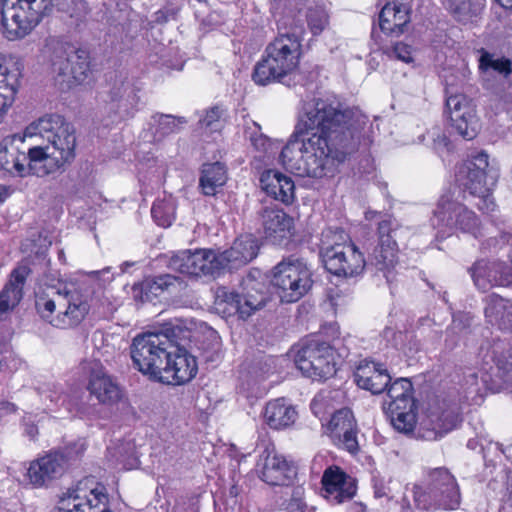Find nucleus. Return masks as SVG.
<instances>
[{
    "instance_id": "obj_19",
    "label": "nucleus",
    "mask_w": 512,
    "mask_h": 512,
    "mask_svg": "<svg viewBox=\"0 0 512 512\" xmlns=\"http://www.w3.org/2000/svg\"><path fill=\"white\" fill-rule=\"evenodd\" d=\"M446 106L452 128L464 139H473L479 128L473 102L464 94H455L447 97Z\"/></svg>"
},
{
    "instance_id": "obj_1",
    "label": "nucleus",
    "mask_w": 512,
    "mask_h": 512,
    "mask_svg": "<svg viewBox=\"0 0 512 512\" xmlns=\"http://www.w3.org/2000/svg\"><path fill=\"white\" fill-rule=\"evenodd\" d=\"M372 123L360 110L330 98L305 101L295 132L281 149L282 166L301 177L322 178L361 143L368 144Z\"/></svg>"
},
{
    "instance_id": "obj_18",
    "label": "nucleus",
    "mask_w": 512,
    "mask_h": 512,
    "mask_svg": "<svg viewBox=\"0 0 512 512\" xmlns=\"http://www.w3.org/2000/svg\"><path fill=\"white\" fill-rule=\"evenodd\" d=\"M214 258L212 249L183 250L171 257L170 267L189 276L216 277L218 274Z\"/></svg>"
},
{
    "instance_id": "obj_44",
    "label": "nucleus",
    "mask_w": 512,
    "mask_h": 512,
    "mask_svg": "<svg viewBox=\"0 0 512 512\" xmlns=\"http://www.w3.org/2000/svg\"><path fill=\"white\" fill-rule=\"evenodd\" d=\"M74 61L70 69V76L67 85L80 84L86 80L90 73V62L86 51L76 50L72 53Z\"/></svg>"
},
{
    "instance_id": "obj_50",
    "label": "nucleus",
    "mask_w": 512,
    "mask_h": 512,
    "mask_svg": "<svg viewBox=\"0 0 512 512\" xmlns=\"http://www.w3.org/2000/svg\"><path fill=\"white\" fill-rule=\"evenodd\" d=\"M390 55L405 63H410L413 61L411 47L402 42H397L394 44Z\"/></svg>"
},
{
    "instance_id": "obj_14",
    "label": "nucleus",
    "mask_w": 512,
    "mask_h": 512,
    "mask_svg": "<svg viewBox=\"0 0 512 512\" xmlns=\"http://www.w3.org/2000/svg\"><path fill=\"white\" fill-rule=\"evenodd\" d=\"M223 298L242 319L263 308L267 301V293L261 272L250 271L242 279L239 291L225 292Z\"/></svg>"
},
{
    "instance_id": "obj_25",
    "label": "nucleus",
    "mask_w": 512,
    "mask_h": 512,
    "mask_svg": "<svg viewBox=\"0 0 512 512\" xmlns=\"http://www.w3.org/2000/svg\"><path fill=\"white\" fill-rule=\"evenodd\" d=\"M326 431L339 447L350 453L359 450L357 424L350 409L336 411L326 425Z\"/></svg>"
},
{
    "instance_id": "obj_9",
    "label": "nucleus",
    "mask_w": 512,
    "mask_h": 512,
    "mask_svg": "<svg viewBox=\"0 0 512 512\" xmlns=\"http://www.w3.org/2000/svg\"><path fill=\"white\" fill-rule=\"evenodd\" d=\"M52 0H2V33L9 41L25 38L51 11Z\"/></svg>"
},
{
    "instance_id": "obj_51",
    "label": "nucleus",
    "mask_w": 512,
    "mask_h": 512,
    "mask_svg": "<svg viewBox=\"0 0 512 512\" xmlns=\"http://www.w3.org/2000/svg\"><path fill=\"white\" fill-rule=\"evenodd\" d=\"M488 66L502 74L504 77L508 76L512 72V62L509 59H490L488 61Z\"/></svg>"
},
{
    "instance_id": "obj_16",
    "label": "nucleus",
    "mask_w": 512,
    "mask_h": 512,
    "mask_svg": "<svg viewBox=\"0 0 512 512\" xmlns=\"http://www.w3.org/2000/svg\"><path fill=\"white\" fill-rule=\"evenodd\" d=\"M398 223L390 216H385L378 222V245L369 255V265L381 272L387 283L394 279V269L398 263V245L395 233Z\"/></svg>"
},
{
    "instance_id": "obj_46",
    "label": "nucleus",
    "mask_w": 512,
    "mask_h": 512,
    "mask_svg": "<svg viewBox=\"0 0 512 512\" xmlns=\"http://www.w3.org/2000/svg\"><path fill=\"white\" fill-rule=\"evenodd\" d=\"M307 24L315 36L321 34L329 24V15L324 7H309L307 11Z\"/></svg>"
},
{
    "instance_id": "obj_17",
    "label": "nucleus",
    "mask_w": 512,
    "mask_h": 512,
    "mask_svg": "<svg viewBox=\"0 0 512 512\" xmlns=\"http://www.w3.org/2000/svg\"><path fill=\"white\" fill-rule=\"evenodd\" d=\"M256 471L264 482L272 486L289 485L297 474L293 463L271 445H267L259 455Z\"/></svg>"
},
{
    "instance_id": "obj_45",
    "label": "nucleus",
    "mask_w": 512,
    "mask_h": 512,
    "mask_svg": "<svg viewBox=\"0 0 512 512\" xmlns=\"http://www.w3.org/2000/svg\"><path fill=\"white\" fill-rule=\"evenodd\" d=\"M108 455L122 465L125 470H131L138 466V458L134 454L133 445L123 442L115 447H108Z\"/></svg>"
},
{
    "instance_id": "obj_12",
    "label": "nucleus",
    "mask_w": 512,
    "mask_h": 512,
    "mask_svg": "<svg viewBox=\"0 0 512 512\" xmlns=\"http://www.w3.org/2000/svg\"><path fill=\"white\" fill-rule=\"evenodd\" d=\"M271 284L282 302H296L312 287V272L303 259L288 257L272 269Z\"/></svg>"
},
{
    "instance_id": "obj_29",
    "label": "nucleus",
    "mask_w": 512,
    "mask_h": 512,
    "mask_svg": "<svg viewBox=\"0 0 512 512\" xmlns=\"http://www.w3.org/2000/svg\"><path fill=\"white\" fill-rule=\"evenodd\" d=\"M356 384L373 394H379L386 390L391 381L387 370L381 364L371 361H363L357 367L355 374Z\"/></svg>"
},
{
    "instance_id": "obj_43",
    "label": "nucleus",
    "mask_w": 512,
    "mask_h": 512,
    "mask_svg": "<svg viewBox=\"0 0 512 512\" xmlns=\"http://www.w3.org/2000/svg\"><path fill=\"white\" fill-rule=\"evenodd\" d=\"M239 243H236V240L233 242L232 246L224 251H215L214 250V261L217 265V274L219 275L222 271L226 269H236L243 265H246L244 261L241 259V255L239 253Z\"/></svg>"
},
{
    "instance_id": "obj_49",
    "label": "nucleus",
    "mask_w": 512,
    "mask_h": 512,
    "mask_svg": "<svg viewBox=\"0 0 512 512\" xmlns=\"http://www.w3.org/2000/svg\"><path fill=\"white\" fill-rule=\"evenodd\" d=\"M428 137L432 140L431 147L437 153H443L449 150L450 141L446 135L442 132L441 128L433 127L427 133Z\"/></svg>"
},
{
    "instance_id": "obj_27",
    "label": "nucleus",
    "mask_w": 512,
    "mask_h": 512,
    "mask_svg": "<svg viewBox=\"0 0 512 512\" xmlns=\"http://www.w3.org/2000/svg\"><path fill=\"white\" fill-rule=\"evenodd\" d=\"M87 389L102 404L112 405L121 398L118 384L99 364H95L90 370Z\"/></svg>"
},
{
    "instance_id": "obj_37",
    "label": "nucleus",
    "mask_w": 512,
    "mask_h": 512,
    "mask_svg": "<svg viewBox=\"0 0 512 512\" xmlns=\"http://www.w3.org/2000/svg\"><path fill=\"white\" fill-rule=\"evenodd\" d=\"M226 181L227 170L223 163H206L202 166L199 187L205 196H214Z\"/></svg>"
},
{
    "instance_id": "obj_60",
    "label": "nucleus",
    "mask_w": 512,
    "mask_h": 512,
    "mask_svg": "<svg viewBox=\"0 0 512 512\" xmlns=\"http://www.w3.org/2000/svg\"><path fill=\"white\" fill-rule=\"evenodd\" d=\"M506 9H512V0H497Z\"/></svg>"
},
{
    "instance_id": "obj_4",
    "label": "nucleus",
    "mask_w": 512,
    "mask_h": 512,
    "mask_svg": "<svg viewBox=\"0 0 512 512\" xmlns=\"http://www.w3.org/2000/svg\"><path fill=\"white\" fill-rule=\"evenodd\" d=\"M35 308L43 320L60 329L77 326L89 311L83 295L66 285L39 287Z\"/></svg>"
},
{
    "instance_id": "obj_8",
    "label": "nucleus",
    "mask_w": 512,
    "mask_h": 512,
    "mask_svg": "<svg viewBox=\"0 0 512 512\" xmlns=\"http://www.w3.org/2000/svg\"><path fill=\"white\" fill-rule=\"evenodd\" d=\"M180 328L146 332L137 335L131 344L130 353L134 366L144 375L158 380L162 377L166 357L173 348V340Z\"/></svg>"
},
{
    "instance_id": "obj_31",
    "label": "nucleus",
    "mask_w": 512,
    "mask_h": 512,
    "mask_svg": "<svg viewBox=\"0 0 512 512\" xmlns=\"http://www.w3.org/2000/svg\"><path fill=\"white\" fill-rule=\"evenodd\" d=\"M180 284L179 279L170 274L146 278L141 283L133 285L132 297L142 303L150 302L163 293L170 292Z\"/></svg>"
},
{
    "instance_id": "obj_59",
    "label": "nucleus",
    "mask_w": 512,
    "mask_h": 512,
    "mask_svg": "<svg viewBox=\"0 0 512 512\" xmlns=\"http://www.w3.org/2000/svg\"><path fill=\"white\" fill-rule=\"evenodd\" d=\"M134 264H135L134 262H130V261L123 262L120 266L121 273H125L128 270V268L132 267Z\"/></svg>"
},
{
    "instance_id": "obj_55",
    "label": "nucleus",
    "mask_w": 512,
    "mask_h": 512,
    "mask_svg": "<svg viewBox=\"0 0 512 512\" xmlns=\"http://www.w3.org/2000/svg\"><path fill=\"white\" fill-rule=\"evenodd\" d=\"M500 99L504 109H512V85L509 86V91L506 94L500 96Z\"/></svg>"
},
{
    "instance_id": "obj_58",
    "label": "nucleus",
    "mask_w": 512,
    "mask_h": 512,
    "mask_svg": "<svg viewBox=\"0 0 512 512\" xmlns=\"http://www.w3.org/2000/svg\"><path fill=\"white\" fill-rule=\"evenodd\" d=\"M283 512H304V510L299 503L292 502Z\"/></svg>"
},
{
    "instance_id": "obj_32",
    "label": "nucleus",
    "mask_w": 512,
    "mask_h": 512,
    "mask_svg": "<svg viewBox=\"0 0 512 512\" xmlns=\"http://www.w3.org/2000/svg\"><path fill=\"white\" fill-rule=\"evenodd\" d=\"M486 321L502 331L512 332V301L496 293L484 299Z\"/></svg>"
},
{
    "instance_id": "obj_2",
    "label": "nucleus",
    "mask_w": 512,
    "mask_h": 512,
    "mask_svg": "<svg viewBox=\"0 0 512 512\" xmlns=\"http://www.w3.org/2000/svg\"><path fill=\"white\" fill-rule=\"evenodd\" d=\"M73 125L59 114H46L29 124L23 136L13 134L0 142V168L19 176L53 174L75 158Z\"/></svg>"
},
{
    "instance_id": "obj_42",
    "label": "nucleus",
    "mask_w": 512,
    "mask_h": 512,
    "mask_svg": "<svg viewBox=\"0 0 512 512\" xmlns=\"http://www.w3.org/2000/svg\"><path fill=\"white\" fill-rule=\"evenodd\" d=\"M239 243H236V240L233 242L232 246L224 251H215L214 250V261L217 265V274L219 275L222 271L226 269H236L243 265H246L244 261L241 259V255L239 253Z\"/></svg>"
},
{
    "instance_id": "obj_53",
    "label": "nucleus",
    "mask_w": 512,
    "mask_h": 512,
    "mask_svg": "<svg viewBox=\"0 0 512 512\" xmlns=\"http://www.w3.org/2000/svg\"><path fill=\"white\" fill-rule=\"evenodd\" d=\"M24 434L31 440H34L38 435V428L35 424L24 420Z\"/></svg>"
},
{
    "instance_id": "obj_3",
    "label": "nucleus",
    "mask_w": 512,
    "mask_h": 512,
    "mask_svg": "<svg viewBox=\"0 0 512 512\" xmlns=\"http://www.w3.org/2000/svg\"><path fill=\"white\" fill-rule=\"evenodd\" d=\"M384 408L393 427L404 434L414 433L416 439L437 441L456 428L459 417L449 408L430 406L416 426L413 386L407 378H399L386 388Z\"/></svg>"
},
{
    "instance_id": "obj_52",
    "label": "nucleus",
    "mask_w": 512,
    "mask_h": 512,
    "mask_svg": "<svg viewBox=\"0 0 512 512\" xmlns=\"http://www.w3.org/2000/svg\"><path fill=\"white\" fill-rule=\"evenodd\" d=\"M18 410L16 404L9 401H0V423Z\"/></svg>"
},
{
    "instance_id": "obj_22",
    "label": "nucleus",
    "mask_w": 512,
    "mask_h": 512,
    "mask_svg": "<svg viewBox=\"0 0 512 512\" xmlns=\"http://www.w3.org/2000/svg\"><path fill=\"white\" fill-rule=\"evenodd\" d=\"M469 273L474 285L482 291L496 286H512V268L505 262L481 259L469 268Z\"/></svg>"
},
{
    "instance_id": "obj_62",
    "label": "nucleus",
    "mask_w": 512,
    "mask_h": 512,
    "mask_svg": "<svg viewBox=\"0 0 512 512\" xmlns=\"http://www.w3.org/2000/svg\"><path fill=\"white\" fill-rule=\"evenodd\" d=\"M47 397H49V398H50L51 402H56V403H57V402L59 401V399H60V396L54 397V396H52V395H48Z\"/></svg>"
},
{
    "instance_id": "obj_48",
    "label": "nucleus",
    "mask_w": 512,
    "mask_h": 512,
    "mask_svg": "<svg viewBox=\"0 0 512 512\" xmlns=\"http://www.w3.org/2000/svg\"><path fill=\"white\" fill-rule=\"evenodd\" d=\"M235 240L236 243L240 244L238 250L241 255L240 257L245 264H247L257 256L259 245L257 239L253 235H242Z\"/></svg>"
},
{
    "instance_id": "obj_11",
    "label": "nucleus",
    "mask_w": 512,
    "mask_h": 512,
    "mask_svg": "<svg viewBox=\"0 0 512 512\" xmlns=\"http://www.w3.org/2000/svg\"><path fill=\"white\" fill-rule=\"evenodd\" d=\"M489 156L481 151L467 159L457 172V181L472 196L479 199L476 203L483 213H490L495 209V202L491 190L495 184V178L487 172Z\"/></svg>"
},
{
    "instance_id": "obj_15",
    "label": "nucleus",
    "mask_w": 512,
    "mask_h": 512,
    "mask_svg": "<svg viewBox=\"0 0 512 512\" xmlns=\"http://www.w3.org/2000/svg\"><path fill=\"white\" fill-rule=\"evenodd\" d=\"M84 445L76 442L62 450H54L39 457L30 463L27 476L35 487L48 485L54 479L60 477L66 464L79 457L84 451Z\"/></svg>"
},
{
    "instance_id": "obj_34",
    "label": "nucleus",
    "mask_w": 512,
    "mask_h": 512,
    "mask_svg": "<svg viewBox=\"0 0 512 512\" xmlns=\"http://www.w3.org/2000/svg\"><path fill=\"white\" fill-rule=\"evenodd\" d=\"M298 413L295 407L285 398H277L266 404L264 419L272 429L280 430L293 425Z\"/></svg>"
},
{
    "instance_id": "obj_36",
    "label": "nucleus",
    "mask_w": 512,
    "mask_h": 512,
    "mask_svg": "<svg viewBox=\"0 0 512 512\" xmlns=\"http://www.w3.org/2000/svg\"><path fill=\"white\" fill-rule=\"evenodd\" d=\"M409 21V10L402 3H387L379 13V26L388 35H401Z\"/></svg>"
},
{
    "instance_id": "obj_38",
    "label": "nucleus",
    "mask_w": 512,
    "mask_h": 512,
    "mask_svg": "<svg viewBox=\"0 0 512 512\" xmlns=\"http://www.w3.org/2000/svg\"><path fill=\"white\" fill-rule=\"evenodd\" d=\"M441 2L458 22L464 24L477 18L485 6V0H441Z\"/></svg>"
},
{
    "instance_id": "obj_35",
    "label": "nucleus",
    "mask_w": 512,
    "mask_h": 512,
    "mask_svg": "<svg viewBox=\"0 0 512 512\" xmlns=\"http://www.w3.org/2000/svg\"><path fill=\"white\" fill-rule=\"evenodd\" d=\"M486 364L495 363L497 375L507 386H512V346L504 341H495L487 346V352L483 356Z\"/></svg>"
},
{
    "instance_id": "obj_20",
    "label": "nucleus",
    "mask_w": 512,
    "mask_h": 512,
    "mask_svg": "<svg viewBox=\"0 0 512 512\" xmlns=\"http://www.w3.org/2000/svg\"><path fill=\"white\" fill-rule=\"evenodd\" d=\"M139 90L124 74L116 75L110 84L109 104L115 111L118 121L132 118L138 111L140 97Z\"/></svg>"
},
{
    "instance_id": "obj_61",
    "label": "nucleus",
    "mask_w": 512,
    "mask_h": 512,
    "mask_svg": "<svg viewBox=\"0 0 512 512\" xmlns=\"http://www.w3.org/2000/svg\"><path fill=\"white\" fill-rule=\"evenodd\" d=\"M7 197V189L0 185V202Z\"/></svg>"
},
{
    "instance_id": "obj_47",
    "label": "nucleus",
    "mask_w": 512,
    "mask_h": 512,
    "mask_svg": "<svg viewBox=\"0 0 512 512\" xmlns=\"http://www.w3.org/2000/svg\"><path fill=\"white\" fill-rule=\"evenodd\" d=\"M223 115L224 109L220 106H214L206 110L205 115L199 120L200 128L211 133L219 131L223 126Z\"/></svg>"
},
{
    "instance_id": "obj_40",
    "label": "nucleus",
    "mask_w": 512,
    "mask_h": 512,
    "mask_svg": "<svg viewBox=\"0 0 512 512\" xmlns=\"http://www.w3.org/2000/svg\"><path fill=\"white\" fill-rule=\"evenodd\" d=\"M186 123L187 120L185 117H177L170 114L160 113L152 116L154 135L158 139L180 132Z\"/></svg>"
},
{
    "instance_id": "obj_5",
    "label": "nucleus",
    "mask_w": 512,
    "mask_h": 512,
    "mask_svg": "<svg viewBox=\"0 0 512 512\" xmlns=\"http://www.w3.org/2000/svg\"><path fill=\"white\" fill-rule=\"evenodd\" d=\"M302 38L296 32L279 33L265 48L262 59L254 67L252 79L265 86L280 82L295 71L302 54Z\"/></svg>"
},
{
    "instance_id": "obj_57",
    "label": "nucleus",
    "mask_w": 512,
    "mask_h": 512,
    "mask_svg": "<svg viewBox=\"0 0 512 512\" xmlns=\"http://www.w3.org/2000/svg\"><path fill=\"white\" fill-rule=\"evenodd\" d=\"M466 385H469V388L472 386H478V374L475 372H471L466 377Z\"/></svg>"
},
{
    "instance_id": "obj_13",
    "label": "nucleus",
    "mask_w": 512,
    "mask_h": 512,
    "mask_svg": "<svg viewBox=\"0 0 512 512\" xmlns=\"http://www.w3.org/2000/svg\"><path fill=\"white\" fill-rule=\"evenodd\" d=\"M294 362L306 377L313 380H325L336 372L334 349L326 342L311 339L299 344Z\"/></svg>"
},
{
    "instance_id": "obj_41",
    "label": "nucleus",
    "mask_w": 512,
    "mask_h": 512,
    "mask_svg": "<svg viewBox=\"0 0 512 512\" xmlns=\"http://www.w3.org/2000/svg\"><path fill=\"white\" fill-rule=\"evenodd\" d=\"M175 199L169 195L163 199H157L151 208V214L157 225L169 227L175 219Z\"/></svg>"
},
{
    "instance_id": "obj_26",
    "label": "nucleus",
    "mask_w": 512,
    "mask_h": 512,
    "mask_svg": "<svg viewBox=\"0 0 512 512\" xmlns=\"http://www.w3.org/2000/svg\"><path fill=\"white\" fill-rule=\"evenodd\" d=\"M74 52L76 49L55 37H50L45 42L43 56L49 62L52 73L61 83L68 84Z\"/></svg>"
},
{
    "instance_id": "obj_33",
    "label": "nucleus",
    "mask_w": 512,
    "mask_h": 512,
    "mask_svg": "<svg viewBox=\"0 0 512 512\" xmlns=\"http://www.w3.org/2000/svg\"><path fill=\"white\" fill-rule=\"evenodd\" d=\"M260 184L268 195L285 204L291 203L294 199V182L279 171H264L260 177Z\"/></svg>"
},
{
    "instance_id": "obj_23",
    "label": "nucleus",
    "mask_w": 512,
    "mask_h": 512,
    "mask_svg": "<svg viewBox=\"0 0 512 512\" xmlns=\"http://www.w3.org/2000/svg\"><path fill=\"white\" fill-rule=\"evenodd\" d=\"M77 487L68 490L60 498L58 509L60 512H111L107 508L108 496L103 486L91 489L87 494Z\"/></svg>"
},
{
    "instance_id": "obj_24",
    "label": "nucleus",
    "mask_w": 512,
    "mask_h": 512,
    "mask_svg": "<svg viewBox=\"0 0 512 512\" xmlns=\"http://www.w3.org/2000/svg\"><path fill=\"white\" fill-rule=\"evenodd\" d=\"M321 483L323 497L333 504L349 501L356 494L355 478L338 466L328 467L322 475Z\"/></svg>"
},
{
    "instance_id": "obj_56",
    "label": "nucleus",
    "mask_w": 512,
    "mask_h": 512,
    "mask_svg": "<svg viewBox=\"0 0 512 512\" xmlns=\"http://www.w3.org/2000/svg\"><path fill=\"white\" fill-rule=\"evenodd\" d=\"M374 495L376 498H382L387 496V488L383 484V482L376 481L374 483Z\"/></svg>"
},
{
    "instance_id": "obj_63",
    "label": "nucleus",
    "mask_w": 512,
    "mask_h": 512,
    "mask_svg": "<svg viewBox=\"0 0 512 512\" xmlns=\"http://www.w3.org/2000/svg\"><path fill=\"white\" fill-rule=\"evenodd\" d=\"M61 1H62V0H52L51 8H52L53 6H60V2H61Z\"/></svg>"
},
{
    "instance_id": "obj_21",
    "label": "nucleus",
    "mask_w": 512,
    "mask_h": 512,
    "mask_svg": "<svg viewBox=\"0 0 512 512\" xmlns=\"http://www.w3.org/2000/svg\"><path fill=\"white\" fill-rule=\"evenodd\" d=\"M170 355L166 357L161 378L158 381L180 385L195 377L198 366L196 359L186 349L180 347L175 339Z\"/></svg>"
},
{
    "instance_id": "obj_39",
    "label": "nucleus",
    "mask_w": 512,
    "mask_h": 512,
    "mask_svg": "<svg viewBox=\"0 0 512 512\" xmlns=\"http://www.w3.org/2000/svg\"><path fill=\"white\" fill-rule=\"evenodd\" d=\"M17 91V76L9 73L6 68L3 69L0 63V120L14 103Z\"/></svg>"
},
{
    "instance_id": "obj_28",
    "label": "nucleus",
    "mask_w": 512,
    "mask_h": 512,
    "mask_svg": "<svg viewBox=\"0 0 512 512\" xmlns=\"http://www.w3.org/2000/svg\"><path fill=\"white\" fill-rule=\"evenodd\" d=\"M262 225L266 238L275 244H280L293 234V218L277 207H265L263 209Z\"/></svg>"
},
{
    "instance_id": "obj_54",
    "label": "nucleus",
    "mask_w": 512,
    "mask_h": 512,
    "mask_svg": "<svg viewBox=\"0 0 512 512\" xmlns=\"http://www.w3.org/2000/svg\"><path fill=\"white\" fill-rule=\"evenodd\" d=\"M252 143L257 149L263 150L265 152L267 151L268 146H271V141L268 138L263 137V136H260L259 138L252 139Z\"/></svg>"
},
{
    "instance_id": "obj_7",
    "label": "nucleus",
    "mask_w": 512,
    "mask_h": 512,
    "mask_svg": "<svg viewBox=\"0 0 512 512\" xmlns=\"http://www.w3.org/2000/svg\"><path fill=\"white\" fill-rule=\"evenodd\" d=\"M320 256L325 268L339 277H354L362 273L364 255L342 229L327 228L321 234Z\"/></svg>"
},
{
    "instance_id": "obj_10",
    "label": "nucleus",
    "mask_w": 512,
    "mask_h": 512,
    "mask_svg": "<svg viewBox=\"0 0 512 512\" xmlns=\"http://www.w3.org/2000/svg\"><path fill=\"white\" fill-rule=\"evenodd\" d=\"M437 230V237L445 238L455 232L470 234L475 238L481 235L479 217L464 204L453 200L449 195L439 199L431 219Z\"/></svg>"
},
{
    "instance_id": "obj_64",
    "label": "nucleus",
    "mask_w": 512,
    "mask_h": 512,
    "mask_svg": "<svg viewBox=\"0 0 512 512\" xmlns=\"http://www.w3.org/2000/svg\"><path fill=\"white\" fill-rule=\"evenodd\" d=\"M316 405H317V399L315 398V399L312 401V403H311V408H312V410H313L315 413H316V411H315Z\"/></svg>"
},
{
    "instance_id": "obj_6",
    "label": "nucleus",
    "mask_w": 512,
    "mask_h": 512,
    "mask_svg": "<svg viewBox=\"0 0 512 512\" xmlns=\"http://www.w3.org/2000/svg\"><path fill=\"white\" fill-rule=\"evenodd\" d=\"M412 509L407 498L401 512H424L432 508L454 510L460 505L461 495L455 477L446 468H435L428 472L424 486L413 488Z\"/></svg>"
},
{
    "instance_id": "obj_30",
    "label": "nucleus",
    "mask_w": 512,
    "mask_h": 512,
    "mask_svg": "<svg viewBox=\"0 0 512 512\" xmlns=\"http://www.w3.org/2000/svg\"><path fill=\"white\" fill-rule=\"evenodd\" d=\"M30 268L27 265H19L12 270L8 282L0 291V317L12 311L23 297V287Z\"/></svg>"
}]
</instances>
